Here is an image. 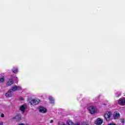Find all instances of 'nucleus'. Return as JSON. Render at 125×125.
I'll return each instance as SVG.
<instances>
[{"label":"nucleus","mask_w":125,"mask_h":125,"mask_svg":"<svg viewBox=\"0 0 125 125\" xmlns=\"http://www.w3.org/2000/svg\"><path fill=\"white\" fill-rule=\"evenodd\" d=\"M113 116L111 112L106 111L104 114V118L105 119L106 122H109L111 121V117Z\"/></svg>","instance_id":"obj_1"},{"label":"nucleus","mask_w":125,"mask_h":125,"mask_svg":"<svg viewBox=\"0 0 125 125\" xmlns=\"http://www.w3.org/2000/svg\"><path fill=\"white\" fill-rule=\"evenodd\" d=\"M87 109V110L89 111L90 114H94L95 113H96V112H97V108L93 105L88 106Z\"/></svg>","instance_id":"obj_2"},{"label":"nucleus","mask_w":125,"mask_h":125,"mask_svg":"<svg viewBox=\"0 0 125 125\" xmlns=\"http://www.w3.org/2000/svg\"><path fill=\"white\" fill-rule=\"evenodd\" d=\"M28 101L30 102L31 105H32V106L38 105V104L40 102V100L37 99H33L31 98L28 99Z\"/></svg>","instance_id":"obj_3"},{"label":"nucleus","mask_w":125,"mask_h":125,"mask_svg":"<svg viewBox=\"0 0 125 125\" xmlns=\"http://www.w3.org/2000/svg\"><path fill=\"white\" fill-rule=\"evenodd\" d=\"M21 89H22L21 86L14 85L9 90H11L12 92H14L15 91H17V90H21Z\"/></svg>","instance_id":"obj_4"},{"label":"nucleus","mask_w":125,"mask_h":125,"mask_svg":"<svg viewBox=\"0 0 125 125\" xmlns=\"http://www.w3.org/2000/svg\"><path fill=\"white\" fill-rule=\"evenodd\" d=\"M80 125V123H76V124H74L71 120H68L67 121L66 124H62V125Z\"/></svg>","instance_id":"obj_5"},{"label":"nucleus","mask_w":125,"mask_h":125,"mask_svg":"<svg viewBox=\"0 0 125 125\" xmlns=\"http://www.w3.org/2000/svg\"><path fill=\"white\" fill-rule=\"evenodd\" d=\"M5 96L7 98H10L12 97V92L11 90H9L7 93L5 94Z\"/></svg>","instance_id":"obj_6"},{"label":"nucleus","mask_w":125,"mask_h":125,"mask_svg":"<svg viewBox=\"0 0 125 125\" xmlns=\"http://www.w3.org/2000/svg\"><path fill=\"white\" fill-rule=\"evenodd\" d=\"M39 110L40 113H42L43 114H45V113H46V112L47 111L46 108L42 106L39 107Z\"/></svg>","instance_id":"obj_7"},{"label":"nucleus","mask_w":125,"mask_h":125,"mask_svg":"<svg viewBox=\"0 0 125 125\" xmlns=\"http://www.w3.org/2000/svg\"><path fill=\"white\" fill-rule=\"evenodd\" d=\"M118 104L121 106H125V100L122 99H119Z\"/></svg>","instance_id":"obj_8"},{"label":"nucleus","mask_w":125,"mask_h":125,"mask_svg":"<svg viewBox=\"0 0 125 125\" xmlns=\"http://www.w3.org/2000/svg\"><path fill=\"white\" fill-rule=\"evenodd\" d=\"M26 109H27V104H24L20 107V110L21 111L22 113H24Z\"/></svg>","instance_id":"obj_9"},{"label":"nucleus","mask_w":125,"mask_h":125,"mask_svg":"<svg viewBox=\"0 0 125 125\" xmlns=\"http://www.w3.org/2000/svg\"><path fill=\"white\" fill-rule=\"evenodd\" d=\"M103 123V120L102 119H100V118H98L95 121V124L97 125H102Z\"/></svg>","instance_id":"obj_10"},{"label":"nucleus","mask_w":125,"mask_h":125,"mask_svg":"<svg viewBox=\"0 0 125 125\" xmlns=\"http://www.w3.org/2000/svg\"><path fill=\"white\" fill-rule=\"evenodd\" d=\"M11 84H13V78L10 79L7 83L6 85L7 86H9V85H11Z\"/></svg>","instance_id":"obj_11"},{"label":"nucleus","mask_w":125,"mask_h":125,"mask_svg":"<svg viewBox=\"0 0 125 125\" xmlns=\"http://www.w3.org/2000/svg\"><path fill=\"white\" fill-rule=\"evenodd\" d=\"M120 117V113L118 111H116L113 114V118L114 119H119V117Z\"/></svg>","instance_id":"obj_12"},{"label":"nucleus","mask_w":125,"mask_h":125,"mask_svg":"<svg viewBox=\"0 0 125 125\" xmlns=\"http://www.w3.org/2000/svg\"><path fill=\"white\" fill-rule=\"evenodd\" d=\"M49 100L51 104H54V98L52 96H49Z\"/></svg>","instance_id":"obj_13"},{"label":"nucleus","mask_w":125,"mask_h":125,"mask_svg":"<svg viewBox=\"0 0 125 125\" xmlns=\"http://www.w3.org/2000/svg\"><path fill=\"white\" fill-rule=\"evenodd\" d=\"M12 72H13V73H14V74H16V73H18V68L13 67L12 69Z\"/></svg>","instance_id":"obj_14"},{"label":"nucleus","mask_w":125,"mask_h":125,"mask_svg":"<svg viewBox=\"0 0 125 125\" xmlns=\"http://www.w3.org/2000/svg\"><path fill=\"white\" fill-rule=\"evenodd\" d=\"M16 119H17V120H20L21 119V115H18L15 117Z\"/></svg>","instance_id":"obj_15"},{"label":"nucleus","mask_w":125,"mask_h":125,"mask_svg":"<svg viewBox=\"0 0 125 125\" xmlns=\"http://www.w3.org/2000/svg\"><path fill=\"white\" fill-rule=\"evenodd\" d=\"M4 82V77L0 78V83H3Z\"/></svg>","instance_id":"obj_16"},{"label":"nucleus","mask_w":125,"mask_h":125,"mask_svg":"<svg viewBox=\"0 0 125 125\" xmlns=\"http://www.w3.org/2000/svg\"><path fill=\"white\" fill-rule=\"evenodd\" d=\"M20 100H24V98L23 97H20Z\"/></svg>","instance_id":"obj_17"},{"label":"nucleus","mask_w":125,"mask_h":125,"mask_svg":"<svg viewBox=\"0 0 125 125\" xmlns=\"http://www.w3.org/2000/svg\"><path fill=\"white\" fill-rule=\"evenodd\" d=\"M15 81H18V77L15 76Z\"/></svg>","instance_id":"obj_18"},{"label":"nucleus","mask_w":125,"mask_h":125,"mask_svg":"<svg viewBox=\"0 0 125 125\" xmlns=\"http://www.w3.org/2000/svg\"><path fill=\"white\" fill-rule=\"evenodd\" d=\"M1 118H3L4 117V114H1Z\"/></svg>","instance_id":"obj_19"},{"label":"nucleus","mask_w":125,"mask_h":125,"mask_svg":"<svg viewBox=\"0 0 125 125\" xmlns=\"http://www.w3.org/2000/svg\"><path fill=\"white\" fill-rule=\"evenodd\" d=\"M52 123H53V120H51L50 121V124H52Z\"/></svg>","instance_id":"obj_20"},{"label":"nucleus","mask_w":125,"mask_h":125,"mask_svg":"<svg viewBox=\"0 0 125 125\" xmlns=\"http://www.w3.org/2000/svg\"><path fill=\"white\" fill-rule=\"evenodd\" d=\"M3 125V123L2 122H0V125Z\"/></svg>","instance_id":"obj_21"},{"label":"nucleus","mask_w":125,"mask_h":125,"mask_svg":"<svg viewBox=\"0 0 125 125\" xmlns=\"http://www.w3.org/2000/svg\"><path fill=\"white\" fill-rule=\"evenodd\" d=\"M122 123H125V121L122 120Z\"/></svg>","instance_id":"obj_22"}]
</instances>
